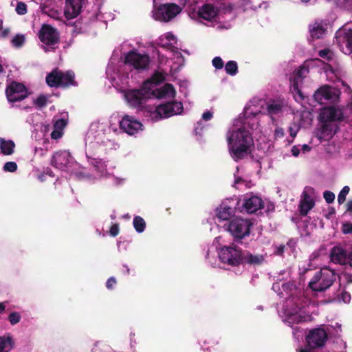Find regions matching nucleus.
<instances>
[{"instance_id":"1","label":"nucleus","mask_w":352,"mask_h":352,"mask_svg":"<svg viewBox=\"0 0 352 352\" xmlns=\"http://www.w3.org/2000/svg\"><path fill=\"white\" fill-rule=\"evenodd\" d=\"M229 153L232 158L235 161L244 159L252 151L254 146V141L251 133L241 127L232 132L228 138Z\"/></svg>"},{"instance_id":"2","label":"nucleus","mask_w":352,"mask_h":352,"mask_svg":"<svg viewBox=\"0 0 352 352\" xmlns=\"http://www.w3.org/2000/svg\"><path fill=\"white\" fill-rule=\"evenodd\" d=\"M336 274L334 271L322 268L315 273L309 283L308 287L314 292H322L329 289L336 281Z\"/></svg>"},{"instance_id":"3","label":"nucleus","mask_w":352,"mask_h":352,"mask_svg":"<svg viewBox=\"0 0 352 352\" xmlns=\"http://www.w3.org/2000/svg\"><path fill=\"white\" fill-rule=\"evenodd\" d=\"M46 82L51 87L68 88L71 86L78 85L73 71L62 72L57 68L47 75Z\"/></svg>"},{"instance_id":"4","label":"nucleus","mask_w":352,"mask_h":352,"mask_svg":"<svg viewBox=\"0 0 352 352\" xmlns=\"http://www.w3.org/2000/svg\"><path fill=\"white\" fill-rule=\"evenodd\" d=\"M182 111V103L181 102L173 101L160 104L153 110L147 111L146 116H149L153 121H157L162 118H166L173 115L179 114Z\"/></svg>"},{"instance_id":"5","label":"nucleus","mask_w":352,"mask_h":352,"mask_svg":"<svg viewBox=\"0 0 352 352\" xmlns=\"http://www.w3.org/2000/svg\"><path fill=\"white\" fill-rule=\"evenodd\" d=\"M252 223L248 219L234 218L228 224L227 230L236 243H242V239L248 236L250 234Z\"/></svg>"},{"instance_id":"6","label":"nucleus","mask_w":352,"mask_h":352,"mask_svg":"<svg viewBox=\"0 0 352 352\" xmlns=\"http://www.w3.org/2000/svg\"><path fill=\"white\" fill-rule=\"evenodd\" d=\"M149 85V82H144L140 89L129 90L126 93V99L131 107H140L142 106L146 99L153 96L152 90L148 88Z\"/></svg>"},{"instance_id":"7","label":"nucleus","mask_w":352,"mask_h":352,"mask_svg":"<svg viewBox=\"0 0 352 352\" xmlns=\"http://www.w3.org/2000/svg\"><path fill=\"white\" fill-rule=\"evenodd\" d=\"M243 250L235 245L223 246L219 252L220 261L230 266H239L241 264Z\"/></svg>"},{"instance_id":"8","label":"nucleus","mask_w":352,"mask_h":352,"mask_svg":"<svg viewBox=\"0 0 352 352\" xmlns=\"http://www.w3.org/2000/svg\"><path fill=\"white\" fill-rule=\"evenodd\" d=\"M181 11V8L175 3H163L155 7L153 16L157 21L168 22L175 18Z\"/></svg>"},{"instance_id":"9","label":"nucleus","mask_w":352,"mask_h":352,"mask_svg":"<svg viewBox=\"0 0 352 352\" xmlns=\"http://www.w3.org/2000/svg\"><path fill=\"white\" fill-rule=\"evenodd\" d=\"M7 98L10 102L21 101L26 98L28 92L26 87L21 82H12L6 89Z\"/></svg>"},{"instance_id":"10","label":"nucleus","mask_w":352,"mask_h":352,"mask_svg":"<svg viewBox=\"0 0 352 352\" xmlns=\"http://www.w3.org/2000/svg\"><path fill=\"white\" fill-rule=\"evenodd\" d=\"M339 96L338 91L328 85L321 86L314 94V100L319 104H322L323 100L336 102L339 100Z\"/></svg>"},{"instance_id":"11","label":"nucleus","mask_w":352,"mask_h":352,"mask_svg":"<svg viewBox=\"0 0 352 352\" xmlns=\"http://www.w3.org/2000/svg\"><path fill=\"white\" fill-rule=\"evenodd\" d=\"M124 62L135 69H144L148 67L150 58L146 54H141L132 50L125 55Z\"/></svg>"},{"instance_id":"12","label":"nucleus","mask_w":352,"mask_h":352,"mask_svg":"<svg viewBox=\"0 0 352 352\" xmlns=\"http://www.w3.org/2000/svg\"><path fill=\"white\" fill-rule=\"evenodd\" d=\"M40 41L47 46H52L59 42V34L56 29L48 24L42 25L39 32Z\"/></svg>"},{"instance_id":"13","label":"nucleus","mask_w":352,"mask_h":352,"mask_svg":"<svg viewBox=\"0 0 352 352\" xmlns=\"http://www.w3.org/2000/svg\"><path fill=\"white\" fill-rule=\"evenodd\" d=\"M328 338L327 332L321 328L312 329L306 337L307 346L310 349H316L324 345Z\"/></svg>"},{"instance_id":"14","label":"nucleus","mask_w":352,"mask_h":352,"mask_svg":"<svg viewBox=\"0 0 352 352\" xmlns=\"http://www.w3.org/2000/svg\"><path fill=\"white\" fill-rule=\"evenodd\" d=\"M122 131L129 135H134L140 130H142L143 125L133 116L125 115L119 122Z\"/></svg>"},{"instance_id":"15","label":"nucleus","mask_w":352,"mask_h":352,"mask_svg":"<svg viewBox=\"0 0 352 352\" xmlns=\"http://www.w3.org/2000/svg\"><path fill=\"white\" fill-rule=\"evenodd\" d=\"M319 120L320 122H341L344 120V114L340 108L334 106L326 107L321 109Z\"/></svg>"},{"instance_id":"16","label":"nucleus","mask_w":352,"mask_h":352,"mask_svg":"<svg viewBox=\"0 0 352 352\" xmlns=\"http://www.w3.org/2000/svg\"><path fill=\"white\" fill-rule=\"evenodd\" d=\"M336 38L339 43L345 45L346 54L352 53V27L344 26L336 32Z\"/></svg>"},{"instance_id":"17","label":"nucleus","mask_w":352,"mask_h":352,"mask_svg":"<svg viewBox=\"0 0 352 352\" xmlns=\"http://www.w3.org/2000/svg\"><path fill=\"white\" fill-rule=\"evenodd\" d=\"M350 250L341 246H334L331 248L330 252L331 261L337 264H347Z\"/></svg>"},{"instance_id":"18","label":"nucleus","mask_w":352,"mask_h":352,"mask_svg":"<svg viewBox=\"0 0 352 352\" xmlns=\"http://www.w3.org/2000/svg\"><path fill=\"white\" fill-rule=\"evenodd\" d=\"M322 124L319 129L316 137L320 140H329L337 132L338 126L329 122H321Z\"/></svg>"},{"instance_id":"19","label":"nucleus","mask_w":352,"mask_h":352,"mask_svg":"<svg viewBox=\"0 0 352 352\" xmlns=\"http://www.w3.org/2000/svg\"><path fill=\"white\" fill-rule=\"evenodd\" d=\"M70 154L66 151L55 152L51 160V165L56 168L64 170L69 163Z\"/></svg>"},{"instance_id":"20","label":"nucleus","mask_w":352,"mask_h":352,"mask_svg":"<svg viewBox=\"0 0 352 352\" xmlns=\"http://www.w3.org/2000/svg\"><path fill=\"white\" fill-rule=\"evenodd\" d=\"M85 0H66L65 16L67 19L76 17L81 12Z\"/></svg>"},{"instance_id":"21","label":"nucleus","mask_w":352,"mask_h":352,"mask_svg":"<svg viewBox=\"0 0 352 352\" xmlns=\"http://www.w3.org/2000/svg\"><path fill=\"white\" fill-rule=\"evenodd\" d=\"M265 260V255L261 254H254L248 250H243L241 265L250 266L261 265Z\"/></svg>"},{"instance_id":"22","label":"nucleus","mask_w":352,"mask_h":352,"mask_svg":"<svg viewBox=\"0 0 352 352\" xmlns=\"http://www.w3.org/2000/svg\"><path fill=\"white\" fill-rule=\"evenodd\" d=\"M198 16L204 20L212 21L218 14V10L213 4L205 3L199 8Z\"/></svg>"},{"instance_id":"23","label":"nucleus","mask_w":352,"mask_h":352,"mask_svg":"<svg viewBox=\"0 0 352 352\" xmlns=\"http://www.w3.org/2000/svg\"><path fill=\"white\" fill-rule=\"evenodd\" d=\"M235 214V208L223 201L216 209V217L221 221L229 220Z\"/></svg>"},{"instance_id":"24","label":"nucleus","mask_w":352,"mask_h":352,"mask_svg":"<svg viewBox=\"0 0 352 352\" xmlns=\"http://www.w3.org/2000/svg\"><path fill=\"white\" fill-rule=\"evenodd\" d=\"M263 206V200L257 196H252L245 200L243 207L248 213H254Z\"/></svg>"},{"instance_id":"25","label":"nucleus","mask_w":352,"mask_h":352,"mask_svg":"<svg viewBox=\"0 0 352 352\" xmlns=\"http://www.w3.org/2000/svg\"><path fill=\"white\" fill-rule=\"evenodd\" d=\"M165 80L164 76L160 72H155L150 79L146 80L144 82H149L150 85L148 88L152 90V95L155 96V91H158L157 85L162 83Z\"/></svg>"},{"instance_id":"26","label":"nucleus","mask_w":352,"mask_h":352,"mask_svg":"<svg viewBox=\"0 0 352 352\" xmlns=\"http://www.w3.org/2000/svg\"><path fill=\"white\" fill-rule=\"evenodd\" d=\"M15 144L12 140H6L0 138V150L5 155H10L14 153Z\"/></svg>"},{"instance_id":"27","label":"nucleus","mask_w":352,"mask_h":352,"mask_svg":"<svg viewBox=\"0 0 352 352\" xmlns=\"http://www.w3.org/2000/svg\"><path fill=\"white\" fill-rule=\"evenodd\" d=\"M326 30L321 23H315L310 25L309 32L313 39H319L324 34Z\"/></svg>"},{"instance_id":"28","label":"nucleus","mask_w":352,"mask_h":352,"mask_svg":"<svg viewBox=\"0 0 352 352\" xmlns=\"http://www.w3.org/2000/svg\"><path fill=\"white\" fill-rule=\"evenodd\" d=\"M14 340L10 336H0V352H6L14 347Z\"/></svg>"},{"instance_id":"29","label":"nucleus","mask_w":352,"mask_h":352,"mask_svg":"<svg viewBox=\"0 0 352 352\" xmlns=\"http://www.w3.org/2000/svg\"><path fill=\"white\" fill-rule=\"evenodd\" d=\"M283 105L282 102L272 101V102L267 104V113L272 116L274 115H277L282 112Z\"/></svg>"},{"instance_id":"30","label":"nucleus","mask_w":352,"mask_h":352,"mask_svg":"<svg viewBox=\"0 0 352 352\" xmlns=\"http://www.w3.org/2000/svg\"><path fill=\"white\" fill-rule=\"evenodd\" d=\"M314 206L315 202L314 200H309V201H300V214L303 217L306 216Z\"/></svg>"},{"instance_id":"31","label":"nucleus","mask_w":352,"mask_h":352,"mask_svg":"<svg viewBox=\"0 0 352 352\" xmlns=\"http://www.w3.org/2000/svg\"><path fill=\"white\" fill-rule=\"evenodd\" d=\"M133 224L135 230L141 233L144 232L146 228V223L144 219L140 216H135L133 218Z\"/></svg>"},{"instance_id":"32","label":"nucleus","mask_w":352,"mask_h":352,"mask_svg":"<svg viewBox=\"0 0 352 352\" xmlns=\"http://www.w3.org/2000/svg\"><path fill=\"white\" fill-rule=\"evenodd\" d=\"M226 73L230 76H234L238 72V65L236 61L230 60L225 65Z\"/></svg>"},{"instance_id":"33","label":"nucleus","mask_w":352,"mask_h":352,"mask_svg":"<svg viewBox=\"0 0 352 352\" xmlns=\"http://www.w3.org/2000/svg\"><path fill=\"white\" fill-rule=\"evenodd\" d=\"M314 192H315V190L314 188H312L311 186H306L302 193V197H301L300 201H309V200H313L311 198L310 195L314 194Z\"/></svg>"},{"instance_id":"34","label":"nucleus","mask_w":352,"mask_h":352,"mask_svg":"<svg viewBox=\"0 0 352 352\" xmlns=\"http://www.w3.org/2000/svg\"><path fill=\"white\" fill-rule=\"evenodd\" d=\"M175 91L173 85L171 84L167 83L164 86V87L161 90L160 94L159 95L155 94V96L162 97V96H164L165 95H168V94H175Z\"/></svg>"},{"instance_id":"35","label":"nucleus","mask_w":352,"mask_h":352,"mask_svg":"<svg viewBox=\"0 0 352 352\" xmlns=\"http://www.w3.org/2000/svg\"><path fill=\"white\" fill-rule=\"evenodd\" d=\"M349 190L350 188L348 186H345L343 187L338 197V201L339 204H342L345 201L346 197L349 192Z\"/></svg>"},{"instance_id":"36","label":"nucleus","mask_w":352,"mask_h":352,"mask_svg":"<svg viewBox=\"0 0 352 352\" xmlns=\"http://www.w3.org/2000/svg\"><path fill=\"white\" fill-rule=\"evenodd\" d=\"M12 44L16 47H21L24 42L25 37L23 34H16L12 40Z\"/></svg>"},{"instance_id":"37","label":"nucleus","mask_w":352,"mask_h":352,"mask_svg":"<svg viewBox=\"0 0 352 352\" xmlns=\"http://www.w3.org/2000/svg\"><path fill=\"white\" fill-rule=\"evenodd\" d=\"M16 12L19 15H24L28 12L27 5L23 2H18L16 7Z\"/></svg>"},{"instance_id":"38","label":"nucleus","mask_w":352,"mask_h":352,"mask_svg":"<svg viewBox=\"0 0 352 352\" xmlns=\"http://www.w3.org/2000/svg\"><path fill=\"white\" fill-rule=\"evenodd\" d=\"M47 102V98L44 95H40L36 100L34 101L35 105L38 108H43L46 106Z\"/></svg>"},{"instance_id":"39","label":"nucleus","mask_w":352,"mask_h":352,"mask_svg":"<svg viewBox=\"0 0 352 352\" xmlns=\"http://www.w3.org/2000/svg\"><path fill=\"white\" fill-rule=\"evenodd\" d=\"M9 322L14 325L20 322L21 315L18 312H12L8 316Z\"/></svg>"},{"instance_id":"40","label":"nucleus","mask_w":352,"mask_h":352,"mask_svg":"<svg viewBox=\"0 0 352 352\" xmlns=\"http://www.w3.org/2000/svg\"><path fill=\"white\" fill-rule=\"evenodd\" d=\"M3 170L6 172H14L17 170V164L14 162H8L4 164Z\"/></svg>"},{"instance_id":"41","label":"nucleus","mask_w":352,"mask_h":352,"mask_svg":"<svg viewBox=\"0 0 352 352\" xmlns=\"http://www.w3.org/2000/svg\"><path fill=\"white\" fill-rule=\"evenodd\" d=\"M323 197L327 204H331L335 200L334 193L329 190H326L323 192Z\"/></svg>"},{"instance_id":"42","label":"nucleus","mask_w":352,"mask_h":352,"mask_svg":"<svg viewBox=\"0 0 352 352\" xmlns=\"http://www.w3.org/2000/svg\"><path fill=\"white\" fill-rule=\"evenodd\" d=\"M212 65L217 69H221L223 67L224 63L222 60V58L219 56L214 57L212 60Z\"/></svg>"},{"instance_id":"43","label":"nucleus","mask_w":352,"mask_h":352,"mask_svg":"<svg viewBox=\"0 0 352 352\" xmlns=\"http://www.w3.org/2000/svg\"><path fill=\"white\" fill-rule=\"evenodd\" d=\"M66 124H67L66 121L64 119H58L55 122V123L54 124V129L63 131V130L65 127Z\"/></svg>"},{"instance_id":"44","label":"nucleus","mask_w":352,"mask_h":352,"mask_svg":"<svg viewBox=\"0 0 352 352\" xmlns=\"http://www.w3.org/2000/svg\"><path fill=\"white\" fill-rule=\"evenodd\" d=\"M309 72V70L308 69H307L306 67H300L297 71H296V77H298V78H304L305 77V74L306 73H308Z\"/></svg>"},{"instance_id":"45","label":"nucleus","mask_w":352,"mask_h":352,"mask_svg":"<svg viewBox=\"0 0 352 352\" xmlns=\"http://www.w3.org/2000/svg\"><path fill=\"white\" fill-rule=\"evenodd\" d=\"M342 232L344 234H352V223H345L342 224Z\"/></svg>"},{"instance_id":"46","label":"nucleus","mask_w":352,"mask_h":352,"mask_svg":"<svg viewBox=\"0 0 352 352\" xmlns=\"http://www.w3.org/2000/svg\"><path fill=\"white\" fill-rule=\"evenodd\" d=\"M116 283V279L112 276L107 280L106 283V287L108 289H113Z\"/></svg>"},{"instance_id":"47","label":"nucleus","mask_w":352,"mask_h":352,"mask_svg":"<svg viewBox=\"0 0 352 352\" xmlns=\"http://www.w3.org/2000/svg\"><path fill=\"white\" fill-rule=\"evenodd\" d=\"M109 233L112 236H116L119 233V226L118 224H113L109 230Z\"/></svg>"},{"instance_id":"48","label":"nucleus","mask_w":352,"mask_h":352,"mask_svg":"<svg viewBox=\"0 0 352 352\" xmlns=\"http://www.w3.org/2000/svg\"><path fill=\"white\" fill-rule=\"evenodd\" d=\"M63 135V131L60 130L54 129L51 133V138L53 140H58Z\"/></svg>"},{"instance_id":"49","label":"nucleus","mask_w":352,"mask_h":352,"mask_svg":"<svg viewBox=\"0 0 352 352\" xmlns=\"http://www.w3.org/2000/svg\"><path fill=\"white\" fill-rule=\"evenodd\" d=\"M285 249V245H280L279 246L276 248V250L274 251V254L282 256L284 254Z\"/></svg>"},{"instance_id":"50","label":"nucleus","mask_w":352,"mask_h":352,"mask_svg":"<svg viewBox=\"0 0 352 352\" xmlns=\"http://www.w3.org/2000/svg\"><path fill=\"white\" fill-rule=\"evenodd\" d=\"M342 6L346 10L352 12V0H344L342 3Z\"/></svg>"},{"instance_id":"51","label":"nucleus","mask_w":352,"mask_h":352,"mask_svg":"<svg viewBox=\"0 0 352 352\" xmlns=\"http://www.w3.org/2000/svg\"><path fill=\"white\" fill-rule=\"evenodd\" d=\"M285 135L284 130L283 128L278 127L274 131V136L276 138H283Z\"/></svg>"},{"instance_id":"52","label":"nucleus","mask_w":352,"mask_h":352,"mask_svg":"<svg viewBox=\"0 0 352 352\" xmlns=\"http://www.w3.org/2000/svg\"><path fill=\"white\" fill-rule=\"evenodd\" d=\"M341 299L344 302H349L351 300V294L347 292H343L341 294Z\"/></svg>"},{"instance_id":"53","label":"nucleus","mask_w":352,"mask_h":352,"mask_svg":"<svg viewBox=\"0 0 352 352\" xmlns=\"http://www.w3.org/2000/svg\"><path fill=\"white\" fill-rule=\"evenodd\" d=\"M293 286L294 284L292 283L287 282L282 285V288L285 292H288L292 289Z\"/></svg>"},{"instance_id":"54","label":"nucleus","mask_w":352,"mask_h":352,"mask_svg":"<svg viewBox=\"0 0 352 352\" xmlns=\"http://www.w3.org/2000/svg\"><path fill=\"white\" fill-rule=\"evenodd\" d=\"M212 118V113L210 111H206L202 114V118L206 120H210Z\"/></svg>"},{"instance_id":"55","label":"nucleus","mask_w":352,"mask_h":352,"mask_svg":"<svg viewBox=\"0 0 352 352\" xmlns=\"http://www.w3.org/2000/svg\"><path fill=\"white\" fill-rule=\"evenodd\" d=\"M336 214V210L333 207H330L329 208V212L328 213L326 214V218L327 219H330L333 214Z\"/></svg>"},{"instance_id":"56","label":"nucleus","mask_w":352,"mask_h":352,"mask_svg":"<svg viewBox=\"0 0 352 352\" xmlns=\"http://www.w3.org/2000/svg\"><path fill=\"white\" fill-rule=\"evenodd\" d=\"M292 153L294 156L298 157L300 154V149L297 146H294L292 148Z\"/></svg>"},{"instance_id":"57","label":"nucleus","mask_w":352,"mask_h":352,"mask_svg":"<svg viewBox=\"0 0 352 352\" xmlns=\"http://www.w3.org/2000/svg\"><path fill=\"white\" fill-rule=\"evenodd\" d=\"M347 283H352V274L345 272L344 274Z\"/></svg>"},{"instance_id":"58","label":"nucleus","mask_w":352,"mask_h":352,"mask_svg":"<svg viewBox=\"0 0 352 352\" xmlns=\"http://www.w3.org/2000/svg\"><path fill=\"white\" fill-rule=\"evenodd\" d=\"M347 264H349L350 267H352V250H350Z\"/></svg>"},{"instance_id":"59","label":"nucleus","mask_w":352,"mask_h":352,"mask_svg":"<svg viewBox=\"0 0 352 352\" xmlns=\"http://www.w3.org/2000/svg\"><path fill=\"white\" fill-rule=\"evenodd\" d=\"M346 210L352 212V200H349L346 204Z\"/></svg>"},{"instance_id":"60","label":"nucleus","mask_w":352,"mask_h":352,"mask_svg":"<svg viewBox=\"0 0 352 352\" xmlns=\"http://www.w3.org/2000/svg\"><path fill=\"white\" fill-rule=\"evenodd\" d=\"M302 150L304 153L309 152L311 151V147L307 144H304L302 146Z\"/></svg>"},{"instance_id":"61","label":"nucleus","mask_w":352,"mask_h":352,"mask_svg":"<svg viewBox=\"0 0 352 352\" xmlns=\"http://www.w3.org/2000/svg\"><path fill=\"white\" fill-rule=\"evenodd\" d=\"M10 33V30L8 28L4 29L2 32V36L6 37Z\"/></svg>"},{"instance_id":"62","label":"nucleus","mask_w":352,"mask_h":352,"mask_svg":"<svg viewBox=\"0 0 352 352\" xmlns=\"http://www.w3.org/2000/svg\"><path fill=\"white\" fill-rule=\"evenodd\" d=\"M6 309V305L3 302H0V314L3 313Z\"/></svg>"},{"instance_id":"63","label":"nucleus","mask_w":352,"mask_h":352,"mask_svg":"<svg viewBox=\"0 0 352 352\" xmlns=\"http://www.w3.org/2000/svg\"><path fill=\"white\" fill-rule=\"evenodd\" d=\"M328 51L327 50H321L319 52V54L321 57H324L327 54Z\"/></svg>"},{"instance_id":"64","label":"nucleus","mask_w":352,"mask_h":352,"mask_svg":"<svg viewBox=\"0 0 352 352\" xmlns=\"http://www.w3.org/2000/svg\"><path fill=\"white\" fill-rule=\"evenodd\" d=\"M290 129V135H291L292 138H295V137H296V134H297L296 131H294V130L292 129V128H291V127H290V129Z\"/></svg>"}]
</instances>
